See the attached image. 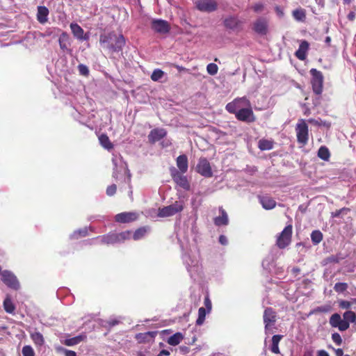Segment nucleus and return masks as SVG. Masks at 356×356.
Masks as SVG:
<instances>
[{
    "label": "nucleus",
    "mask_w": 356,
    "mask_h": 356,
    "mask_svg": "<svg viewBox=\"0 0 356 356\" xmlns=\"http://www.w3.org/2000/svg\"><path fill=\"white\" fill-rule=\"evenodd\" d=\"M197 8L202 12L211 13L216 10L217 3L214 0H195Z\"/></svg>",
    "instance_id": "11"
},
{
    "label": "nucleus",
    "mask_w": 356,
    "mask_h": 356,
    "mask_svg": "<svg viewBox=\"0 0 356 356\" xmlns=\"http://www.w3.org/2000/svg\"><path fill=\"white\" fill-rule=\"evenodd\" d=\"M170 172L173 181L177 186L185 191H188L190 189V184L186 176L184 175V173L179 172V171L175 167L170 168Z\"/></svg>",
    "instance_id": "5"
},
{
    "label": "nucleus",
    "mask_w": 356,
    "mask_h": 356,
    "mask_svg": "<svg viewBox=\"0 0 356 356\" xmlns=\"http://www.w3.org/2000/svg\"><path fill=\"white\" fill-rule=\"evenodd\" d=\"M268 23L265 19H258L254 24V30L259 33L264 35L267 32Z\"/></svg>",
    "instance_id": "19"
},
{
    "label": "nucleus",
    "mask_w": 356,
    "mask_h": 356,
    "mask_svg": "<svg viewBox=\"0 0 356 356\" xmlns=\"http://www.w3.org/2000/svg\"><path fill=\"white\" fill-rule=\"evenodd\" d=\"M177 166L179 172L186 173L188 168V158L185 154L179 155L176 160Z\"/></svg>",
    "instance_id": "16"
},
{
    "label": "nucleus",
    "mask_w": 356,
    "mask_h": 356,
    "mask_svg": "<svg viewBox=\"0 0 356 356\" xmlns=\"http://www.w3.org/2000/svg\"><path fill=\"white\" fill-rule=\"evenodd\" d=\"M293 17L296 21L304 22L306 18L305 10L302 8H298L293 11Z\"/></svg>",
    "instance_id": "29"
},
{
    "label": "nucleus",
    "mask_w": 356,
    "mask_h": 356,
    "mask_svg": "<svg viewBox=\"0 0 356 356\" xmlns=\"http://www.w3.org/2000/svg\"><path fill=\"white\" fill-rule=\"evenodd\" d=\"M282 339L281 335H274L272 338V345L270 350L273 353L278 354L280 353L279 350V343Z\"/></svg>",
    "instance_id": "31"
},
{
    "label": "nucleus",
    "mask_w": 356,
    "mask_h": 356,
    "mask_svg": "<svg viewBox=\"0 0 356 356\" xmlns=\"http://www.w3.org/2000/svg\"><path fill=\"white\" fill-rule=\"evenodd\" d=\"M219 211L220 213H221V216L215 218V224L218 226L227 225L229 222L227 213L222 208H220Z\"/></svg>",
    "instance_id": "22"
},
{
    "label": "nucleus",
    "mask_w": 356,
    "mask_h": 356,
    "mask_svg": "<svg viewBox=\"0 0 356 356\" xmlns=\"http://www.w3.org/2000/svg\"><path fill=\"white\" fill-rule=\"evenodd\" d=\"M355 304L353 302V298L350 300V301L341 300L339 301V306L340 308L343 309H348L352 307V305Z\"/></svg>",
    "instance_id": "42"
},
{
    "label": "nucleus",
    "mask_w": 356,
    "mask_h": 356,
    "mask_svg": "<svg viewBox=\"0 0 356 356\" xmlns=\"http://www.w3.org/2000/svg\"><path fill=\"white\" fill-rule=\"evenodd\" d=\"M206 314H207V311H206L205 308L200 307L198 309V318L196 321L197 325H201L204 323V321L205 320Z\"/></svg>",
    "instance_id": "38"
},
{
    "label": "nucleus",
    "mask_w": 356,
    "mask_h": 356,
    "mask_svg": "<svg viewBox=\"0 0 356 356\" xmlns=\"http://www.w3.org/2000/svg\"><path fill=\"white\" fill-rule=\"evenodd\" d=\"M184 209V204L181 201H176L172 204H170L163 208H160L158 212V216L161 218H166L174 216L175 214L181 212Z\"/></svg>",
    "instance_id": "2"
},
{
    "label": "nucleus",
    "mask_w": 356,
    "mask_h": 356,
    "mask_svg": "<svg viewBox=\"0 0 356 356\" xmlns=\"http://www.w3.org/2000/svg\"><path fill=\"white\" fill-rule=\"evenodd\" d=\"M292 225H287L277 238V245L280 248H284L291 241Z\"/></svg>",
    "instance_id": "6"
},
{
    "label": "nucleus",
    "mask_w": 356,
    "mask_h": 356,
    "mask_svg": "<svg viewBox=\"0 0 356 356\" xmlns=\"http://www.w3.org/2000/svg\"><path fill=\"white\" fill-rule=\"evenodd\" d=\"M84 338H85L84 336L79 335V336H77V337H73L71 339H68L65 341V344L67 346H74V345L78 344L79 343L82 341Z\"/></svg>",
    "instance_id": "39"
},
{
    "label": "nucleus",
    "mask_w": 356,
    "mask_h": 356,
    "mask_svg": "<svg viewBox=\"0 0 356 356\" xmlns=\"http://www.w3.org/2000/svg\"><path fill=\"white\" fill-rule=\"evenodd\" d=\"M297 140L299 143L306 145L309 139L308 126L305 120H300L296 127Z\"/></svg>",
    "instance_id": "4"
},
{
    "label": "nucleus",
    "mask_w": 356,
    "mask_h": 356,
    "mask_svg": "<svg viewBox=\"0 0 356 356\" xmlns=\"http://www.w3.org/2000/svg\"><path fill=\"white\" fill-rule=\"evenodd\" d=\"M312 75L311 83L312 85L313 91L316 95H321L323 92V76L321 72L316 69L312 68L310 70Z\"/></svg>",
    "instance_id": "3"
},
{
    "label": "nucleus",
    "mask_w": 356,
    "mask_h": 356,
    "mask_svg": "<svg viewBox=\"0 0 356 356\" xmlns=\"http://www.w3.org/2000/svg\"><path fill=\"white\" fill-rule=\"evenodd\" d=\"M317 356H330L328 353L324 350H318L317 353Z\"/></svg>",
    "instance_id": "56"
},
{
    "label": "nucleus",
    "mask_w": 356,
    "mask_h": 356,
    "mask_svg": "<svg viewBox=\"0 0 356 356\" xmlns=\"http://www.w3.org/2000/svg\"><path fill=\"white\" fill-rule=\"evenodd\" d=\"M238 99H245L248 102V104L245 103L244 102H238V105H241V108L250 107L251 106L249 99L246 97H239Z\"/></svg>",
    "instance_id": "50"
},
{
    "label": "nucleus",
    "mask_w": 356,
    "mask_h": 356,
    "mask_svg": "<svg viewBox=\"0 0 356 356\" xmlns=\"http://www.w3.org/2000/svg\"><path fill=\"white\" fill-rule=\"evenodd\" d=\"M197 172L205 177H211L213 175L211 165L205 158H200L196 166Z\"/></svg>",
    "instance_id": "8"
},
{
    "label": "nucleus",
    "mask_w": 356,
    "mask_h": 356,
    "mask_svg": "<svg viewBox=\"0 0 356 356\" xmlns=\"http://www.w3.org/2000/svg\"><path fill=\"white\" fill-rule=\"evenodd\" d=\"M343 321H346V323L348 324V327H350V323H355L356 324V313L348 310L343 313Z\"/></svg>",
    "instance_id": "25"
},
{
    "label": "nucleus",
    "mask_w": 356,
    "mask_h": 356,
    "mask_svg": "<svg viewBox=\"0 0 356 356\" xmlns=\"http://www.w3.org/2000/svg\"><path fill=\"white\" fill-rule=\"evenodd\" d=\"M163 75H164V72L161 70L156 69L153 71V72L151 75V79L154 81H158L161 78H163Z\"/></svg>",
    "instance_id": "40"
},
{
    "label": "nucleus",
    "mask_w": 356,
    "mask_h": 356,
    "mask_svg": "<svg viewBox=\"0 0 356 356\" xmlns=\"http://www.w3.org/2000/svg\"><path fill=\"white\" fill-rule=\"evenodd\" d=\"M332 339L338 346H340L342 343V339L340 334L337 332H334L332 334Z\"/></svg>",
    "instance_id": "48"
},
{
    "label": "nucleus",
    "mask_w": 356,
    "mask_h": 356,
    "mask_svg": "<svg viewBox=\"0 0 356 356\" xmlns=\"http://www.w3.org/2000/svg\"><path fill=\"white\" fill-rule=\"evenodd\" d=\"M303 356H313V353L311 350H307L305 352Z\"/></svg>",
    "instance_id": "63"
},
{
    "label": "nucleus",
    "mask_w": 356,
    "mask_h": 356,
    "mask_svg": "<svg viewBox=\"0 0 356 356\" xmlns=\"http://www.w3.org/2000/svg\"><path fill=\"white\" fill-rule=\"evenodd\" d=\"M329 323L332 327H337L340 331H346L348 329V324L341 319V316L337 313L330 316Z\"/></svg>",
    "instance_id": "12"
},
{
    "label": "nucleus",
    "mask_w": 356,
    "mask_h": 356,
    "mask_svg": "<svg viewBox=\"0 0 356 356\" xmlns=\"http://www.w3.org/2000/svg\"><path fill=\"white\" fill-rule=\"evenodd\" d=\"M334 351L337 356H343V351L341 348L335 349Z\"/></svg>",
    "instance_id": "58"
},
{
    "label": "nucleus",
    "mask_w": 356,
    "mask_h": 356,
    "mask_svg": "<svg viewBox=\"0 0 356 356\" xmlns=\"http://www.w3.org/2000/svg\"><path fill=\"white\" fill-rule=\"evenodd\" d=\"M99 42L112 51L119 52L125 45V39L122 35H117L113 32L100 35Z\"/></svg>",
    "instance_id": "1"
},
{
    "label": "nucleus",
    "mask_w": 356,
    "mask_h": 356,
    "mask_svg": "<svg viewBox=\"0 0 356 356\" xmlns=\"http://www.w3.org/2000/svg\"><path fill=\"white\" fill-rule=\"evenodd\" d=\"M183 334L180 332H177L168 338V343L171 346H177L183 340Z\"/></svg>",
    "instance_id": "26"
},
{
    "label": "nucleus",
    "mask_w": 356,
    "mask_h": 356,
    "mask_svg": "<svg viewBox=\"0 0 356 356\" xmlns=\"http://www.w3.org/2000/svg\"><path fill=\"white\" fill-rule=\"evenodd\" d=\"M119 323V321L118 320H110L108 321V324L111 325V326H114L117 324H118Z\"/></svg>",
    "instance_id": "60"
},
{
    "label": "nucleus",
    "mask_w": 356,
    "mask_h": 356,
    "mask_svg": "<svg viewBox=\"0 0 356 356\" xmlns=\"http://www.w3.org/2000/svg\"><path fill=\"white\" fill-rule=\"evenodd\" d=\"M219 242L222 245H227V239L226 236H225L224 235L220 236V237H219Z\"/></svg>",
    "instance_id": "55"
},
{
    "label": "nucleus",
    "mask_w": 356,
    "mask_h": 356,
    "mask_svg": "<svg viewBox=\"0 0 356 356\" xmlns=\"http://www.w3.org/2000/svg\"><path fill=\"white\" fill-rule=\"evenodd\" d=\"M353 302L356 304V298H353Z\"/></svg>",
    "instance_id": "64"
},
{
    "label": "nucleus",
    "mask_w": 356,
    "mask_h": 356,
    "mask_svg": "<svg viewBox=\"0 0 356 356\" xmlns=\"http://www.w3.org/2000/svg\"><path fill=\"white\" fill-rule=\"evenodd\" d=\"M225 26L230 29L237 28L238 25V20L234 17H229L225 20Z\"/></svg>",
    "instance_id": "33"
},
{
    "label": "nucleus",
    "mask_w": 356,
    "mask_h": 356,
    "mask_svg": "<svg viewBox=\"0 0 356 356\" xmlns=\"http://www.w3.org/2000/svg\"><path fill=\"white\" fill-rule=\"evenodd\" d=\"M190 258H191V257H190V256H189V255H188V254H185V255L184 256V260L185 263H186L188 266H195L197 264V261H193H193H191V263L190 264V263H189V261H188V260H189V259H190Z\"/></svg>",
    "instance_id": "51"
},
{
    "label": "nucleus",
    "mask_w": 356,
    "mask_h": 356,
    "mask_svg": "<svg viewBox=\"0 0 356 356\" xmlns=\"http://www.w3.org/2000/svg\"><path fill=\"white\" fill-rule=\"evenodd\" d=\"M99 140L101 145L108 150L111 149L113 147V145L111 143L108 137L105 134L99 136Z\"/></svg>",
    "instance_id": "30"
},
{
    "label": "nucleus",
    "mask_w": 356,
    "mask_h": 356,
    "mask_svg": "<svg viewBox=\"0 0 356 356\" xmlns=\"http://www.w3.org/2000/svg\"><path fill=\"white\" fill-rule=\"evenodd\" d=\"M166 131L164 129H154L152 130L148 136L150 143H154L166 136Z\"/></svg>",
    "instance_id": "15"
},
{
    "label": "nucleus",
    "mask_w": 356,
    "mask_h": 356,
    "mask_svg": "<svg viewBox=\"0 0 356 356\" xmlns=\"http://www.w3.org/2000/svg\"><path fill=\"white\" fill-rule=\"evenodd\" d=\"M275 12H276L277 15L280 17H282L284 16V12H283L282 9L280 7L276 6L275 7Z\"/></svg>",
    "instance_id": "54"
},
{
    "label": "nucleus",
    "mask_w": 356,
    "mask_h": 356,
    "mask_svg": "<svg viewBox=\"0 0 356 356\" xmlns=\"http://www.w3.org/2000/svg\"><path fill=\"white\" fill-rule=\"evenodd\" d=\"M116 190H117L116 185L112 184V185L108 186V188L106 189V194L108 196H112L115 193Z\"/></svg>",
    "instance_id": "49"
},
{
    "label": "nucleus",
    "mask_w": 356,
    "mask_h": 356,
    "mask_svg": "<svg viewBox=\"0 0 356 356\" xmlns=\"http://www.w3.org/2000/svg\"><path fill=\"white\" fill-rule=\"evenodd\" d=\"M260 202L265 209H272L276 205L275 201L268 196L261 197Z\"/></svg>",
    "instance_id": "23"
},
{
    "label": "nucleus",
    "mask_w": 356,
    "mask_h": 356,
    "mask_svg": "<svg viewBox=\"0 0 356 356\" xmlns=\"http://www.w3.org/2000/svg\"><path fill=\"white\" fill-rule=\"evenodd\" d=\"M78 70H79V73L81 75L87 76L89 74V70H88V67L85 65H83V64L79 65Z\"/></svg>",
    "instance_id": "47"
},
{
    "label": "nucleus",
    "mask_w": 356,
    "mask_h": 356,
    "mask_svg": "<svg viewBox=\"0 0 356 356\" xmlns=\"http://www.w3.org/2000/svg\"><path fill=\"white\" fill-rule=\"evenodd\" d=\"M149 228L147 227H140L135 231V232L133 234V238L135 241L140 240L143 238L146 234L149 232Z\"/></svg>",
    "instance_id": "28"
},
{
    "label": "nucleus",
    "mask_w": 356,
    "mask_h": 356,
    "mask_svg": "<svg viewBox=\"0 0 356 356\" xmlns=\"http://www.w3.org/2000/svg\"><path fill=\"white\" fill-rule=\"evenodd\" d=\"M238 102H244L248 104V102L245 99H235L232 102L228 103L226 105V110L230 113H236L237 110L240 109L241 105H238Z\"/></svg>",
    "instance_id": "21"
},
{
    "label": "nucleus",
    "mask_w": 356,
    "mask_h": 356,
    "mask_svg": "<svg viewBox=\"0 0 356 356\" xmlns=\"http://www.w3.org/2000/svg\"><path fill=\"white\" fill-rule=\"evenodd\" d=\"M236 117L238 120L241 121L253 122L254 120V117L251 106L244 108H240V109L236 113Z\"/></svg>",
    "instance_id": "13"
},
{
    "label": "nucleus",
    "mask_w": 356,
    "mask_h": 356,
    "mask_svg": "<svg viewBox=\"0 0 356 356\" xmlns=\"http://www.w3.org/2000/svg\"><path fill=\"white\" fill-rule=\"evenodd\" d=\"M152 29L159 34H165L170 31V26L168 22L163 19H153L151 23Z\"/></svg>",
    "instance_id": "9"
},
{
    "label": "nucleus",
    "mask_w": 356,
    "mask_h": 356,
    "mask_svg": "<svg viewBox=\"0 0 356 356\" xmlns=\"http://www.w3.org/2000/svg\"><path fill=\"white\" fill-rule=\"evenodd\" d=\"M259 147L261 150H269L273 149V143L271 140L262 139L259 141Z\"/></svg>",
    "instance_id": "36"
},
{
    "label": "nucleus",
    "mask_w": 356,
    "mask_h": 356,
    "mask_svg": "<svg viewBox=\"0 0 356 356\" xmlns=\"http://www.w3.org/2000/svg\"><path fill=\"white\" fill-rule=\"evenodd\" d=\"M207 72L211 75H215L217 74L218 67L215 63H209L207 66Z\"/></svg>",
    "instance_id": "45"
},
{
    "label": "nucleus",
    "mask_w": 356,
    "mask_h": 356,
    "mask_svg": "<svg viewBox=\"0 0 356 356\" xmlns=\"http://www.w3.org/2000/svg\"><path fill=\"white\" fill-rule=\"evenodd\" d=\"M71 31L75 38L81 40H86L88 37L84 35L83 29L77 24L72 23L70 24Z\"/></svg>",
    "instance_id": "18"
},
{
    "label": "nucleus",
    "mask_w": 356,
    "mask_h": 356,
    "mask_svg": "<svg viewBox=\"0 0 356 356\" xmlns=\"http://www.w3.org/2000/svg\"><path fill=\"white\" fill-rule=\"evenodd\" d=\"M131 232L129 231L123 232L119 234H116L118 243L123 242L124 241L129 239L131 237Z\"/></svg>",
    "instance_id": "41"
},
{
    "label": "nucleus",
    "mask_w": 356,
    "mask_h": 356,
    "mask_svg": "<svg viewBox=\"0 0 356 356\" xmlns=\"http://www.w3.org/2000/svg\"><path fill=\"white\" fill-rule=\"evenodd\" d=\"M318 156L323 161H328L330 157V153L327 147L321 146L318 151Z\"/></svg>",
    "instance_id": "32"
},
{
    "label": "nucleus",
    "mask_w": 356,
    "mask_h": 356,
    "mask_svg": "<svg viewBox=\"0 0 356 356\" xmlns=\"http://www.w3.org/2000/svg\"><path fill=\"white\" fill-rule=\"evenodd\" d=\"M49 10L45 6H38L37 19L41 24H44L48 20Z\"/></svg>",
    "instance_id": "20"
},
{
    "label": "nucleus",
    "mask_w": 356,
    "mask_h": 356,
    "mask_svg": "<svg viewBox=\"0 0 356 356\" xmlns=\"http://www.w3.org/2000/svg\"><path fill=\"white\" fill-rule=\"evenodd\" d=\"M138 218L137 212H122L115 216V220L118 222L127 223L136 220Z\"/></svg>",
    "instance_id": "14"
},
{
    "label": "nucleus",
    "mask_w": 356,
    "mask_h": 356,
    "mask_svg": "<svg viewBox=\"0 0 356 356\" xmlns=\"http://www.w3.org/2000/svg\"><path fill=\"white\" fill-rule=\"evenodd\" d=\"M22 353L23 356H35V352L31 346H24Z\"/></svg>",
    "instance_id": "43"
},
{
    "label": "nucleus",
    "mask_w": 356,
    "mask_h": 356,
    "mask_svg": "<svg viewBox=\"0 0 356 356\" xmlns=\"http://www.w3.org/2000/svg\"><path fill=\"white\" fill-rule=\"evenodd\" d=\"M276 321L275 312L271 308H267L264 313V322L266 332H271Z\"/></svg>",
    "instance_id": "10"
},
{
    "label": "nucleus",
    "mask_w": 356,
    "mask_h": 356,
    "mask_svg": "<svg viewBox=\"0 0 356 356\" xmlns=\"http://www.w3.org/2000/svg\"><path fill=\"white\" fill-rule=\"evenodd\" d=\"M311 239L314 245H317L322 241L323 234L319 230H314L311 234Z\"/></svg>",
    "instance_id": "37"
},
{
    "label": "nucleus",
    "mask_w": 356,
    "mask_h": 356,
    "mask_svg": "<svg viewBox=\"0 0 356 356\" xmlns=\"http://www.w3.org/2000/svg\"><path fill=\"white\" fill-rule=\"evenodd\" d=\"M59 45L61 49L67 50L70 45V38L67 33L63 32L58 39Z\"/></svg>",
    "instance_id": "24"
},
{
    "label": "nucleus",
    "mask_w": 356,
    "mask_h": 356,
    "mask_svg": "<svg viewBox=\"0 0 356 356\" xmlns=\"http://www.w3.org/2000/svg\"><path fill=\"white\" fill-rule=\"evenodd\" d=\"M1 280L8 287L18 290L19 289V283L16 276L11 272L5 270L1 273Z\"/></svg>",
    "instance_id": "7"
},
{
    "label": "nucleus",
    "mask_w": 356,
    "mask_h": 356,
    "mask_svg": "<svg viewBox=\"0 0 356 356\" xmlns=\"http://www.w3.org/2000/svg\"><path fill=\"white\" fill-rule=\"evenodd\" d=\"M263 8H264V5L262 3H256L254 6L253 9L255 12L259 13L263 10Z\"/></svg>",
    "instance_id": "53"
},
{
    "label": "nucleus",
    "mask_w": 356,
    "mask_h": 356,
    "mask_svg": "<svg viewBox=\"0 0 356 356\" xmlns=\"http://www.w3.org/2000/svg\"><path fill=\"white\" fill-rule=\"evenodd\" d=\"M65 356H76V353L72 350H65Z\"/></svg>",
    "instance_id": "59"
},
{
    "label": "nucleus",
    "mask_w": 356,
    "mask_h": 356,
    "mask_svg": "<svg viewBox=\"0 0 356 356\" xmlns=\"http://www.w3.org/2000/svg\"><path fill=\"white\" fill-rule=\"evenodd\" d=\"M170 352L167 350H162L157 356H168Z\"/></svg>",
    "instance_id": "57"
},
{
    "label": "nucleus",
    "mask_w": 356,
    "mask_h": 356,
    "mask_svg": "<svg viewBox=\"0 0 356 356\" xmlns=\"http://www.w3.org/2000/svg\"><path fill=\"white\" fill-rule=\"evenodd\" d=\"M101 241L106 244H114L118 243L116 234H109L101 237Z\"/></svg>",
    "instance_id": "27"
},
{
    "label": "nucleus",
    "mask_w": 356,
    "mask_h": 356,
    "mask_svg": "<svg viewBox=\"0 0 356 356\" xmlns=\"http://www.w3.org/2000/svg\"><path fill=\"white\" fill-rule=\"evenodd\" d=\"M355 14L353 12H351L348 14V17L350 20H353L355 19Z\"/></svg>",
    "instance_id": "62"
},
{
    "label": "nucleus",
    "mask_w": 356,
    "mask_h": 356,
    "mask_svg": "<svg viewBox=\"0 0 356 356\" xmlns=\"http://www.w3.org/2000/svg\"><path fill=\"white\" fill-rule=\"evenodd\" d=\"M309 46V43L306 40L301 41L298 49L296 51V56L298 59L304 60L306 58Z\"/></svg>",
    "instance_id": "17"
},
{
    "label": "nucleus",
    "mask_w": 356,
    "mask_h": 356,
    "mask_svg": "<svg viewBox=\"0 0 356 356\" xmlns=\"http://www.w3.org/2000/svg\"><path fill=\"white\" fill-rule=\"evenodd\" d=\"M31 338L37 346H42L44 342L42 334L38 332L31 333Z\"/></svg>",
    "instance_id": "34"
},
{
    "label": "nucleus",
    "mask_w": 356,
    "mask_h": 356,
    "mask_svg": "<svg viewBox=\"0 0 356 356\" xmlns=\"http://www.w3.org/2000/svg\"><path fill=\"white\" fill-rule=\"evenodd\" d=\"M348 289V284L343 282H337L334 286L335 291L342 293Z\"/></svg>",
    "instance_id": "44"
},
{
    "label": "nucleus",
    "mask_w": 356,
    "mask_h": 356,
    "mask_svg": "<svg viewBox=\"0 0 356 356\" xmlns=\"http://www.w3.org/2000/svg\"><path fill=\"white\" fill-rule=\"evenodd\" d=\"M3 307L6 312L9 314H12L14 312L15 309V307L14 306L11 299L9 297H7L3 301Z\"/></svg>",
    "instance_id": "35"
},
{
    "label": "nucleus",
    "mask_w": 356,
    "mask_h": 356,
    "mask_svg": "<svg viewBox=\"0 0 356 356\" xmlns=\"http://www.w3.org/2000/svg\"><path fill=\"white\" fill-rule=\"evenodd\" d=\"M87 234V229L84 228L75 231L71 236L72 238H78L79 236H85Z\"/></svg>",
    "instance_id": "46"
},
{
    "label": "nucleus",
    "mask_w": 356,
    "mask_h": 356,
    "mask_svg": "<svg viewBox=\"0 0 356 356\" xmlns=\"http://www.w3.org/2000/svg\"><path fill=\"white\" fill-rule=\"evenodd\" d=\"M204 305L207 309V312L208 313L210 312V311L211 309V302L209 298H206L204 299Z\"/></svg>",
    "instance_id": "52"
},
{
    "label": "nucleus",
    "mask_w": 356,
    "mask_h": 356,
    "mask_svg": "<svg viewBox=\"0 0 356 356\" xmlns=\"http://www.w3.org/2000/svg\"><path fill=\"white\" fill-rule=\"evenodd\" d=\"M175 67L179 71V72H182V71H184V72H186L188 71V70L182 66H179V65H175Z\"/></svg>",
    "instance_id": "61"
}]
</instances>
